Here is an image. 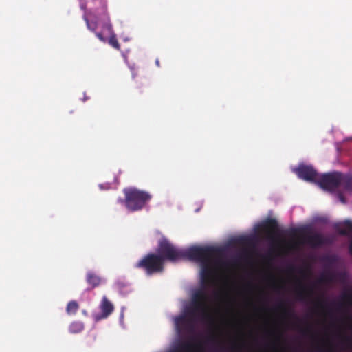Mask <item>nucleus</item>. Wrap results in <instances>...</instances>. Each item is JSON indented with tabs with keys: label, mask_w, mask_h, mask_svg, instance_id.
Returning a JSON list of instances; mask_svg holds the SVG:
<instances>
[{
	"label": "nucleus",
	"mask_w": 352,
	"mask_h": 352,
	"mask_svg": "<svg viewBox=\"0 0 352 352\" xmlns=\"http://www.w3.org/2000/svg\"><path fill=\"white\" fill-rule=\"evenodd\" d=\"M295 172L299 178L307 182L317 183L319 175L312 166L300 165Z\"/></svg>",
	"instance_id": "423d86ee"
},
{
	"label": "nucleus",
	"mask_w": 352,
	"mask_h": 352,
	"mask_svg": "<svg viewBox=\"0 0 352 352\" xmlns=\"http://www.w3.org/2000/svg\"><path fill=\"white\" fill-rule=\"evenodd\" d=\"M258 230L266 233L269 239H272L276 234L278 223L274 219H268L258 226Z\"/></svg>",
	"instance_id": "9d476101"
},
{
	"label": "nucleus",
	"mask_w": 352,
	"mask_h": 352,
	"mask_svg": "<svg viewBox=\"0 0 352 352\" xmlns=\"http://www.w3.org/2000/svg\"><path fill=\"white\" fill-rule=\"evenodd\" d=\"M345 340L349 343L350 344V345H351L352 346V338H349V337H346L345 338Z\"/></svg>",
	"instance_id": "b1692460"
},
{
	"label": "nucleus",
	"mask_w": 352,
	"mask_h": 352,
	"mask_svg": "<svg viewBox=\"0 0 352 352\" xmlns=\"http://www.w3.org/2000/svg\"><path fill=\"white\" fill-rule=\"evenodd\" d=\"M316 305L318 307H321V308H323L324 307V303H323V301L320 300H318L316 301Z\"/></svg>",
	"instance_id": "4be33fe9"
},
{
	"label": "nucleus",
	"mask_w": 352,
	"mask_h": 352,
	"mask_svg": "<svg viewBox=\"0 0 352 352\" xmlns=\"http://www.w3.org/2000/svg\"><path fill=\"white\" fill-rule=\"evenodd\" d=\"M195 336H192L188 341H185L170 352H201L202 346L200 343H195Z\"/></svg>",
	"instance_id": "0eeeda50"
},
{
	"label": "nucleus",
	"mask_w": 352,
	"mask_h": 352,
	"mask_svg": "<svg viewBox=\"0 0 352 352\" xmlns=\"http://www.w3.org/2000/svg\"><path fill=\"white\" fill-rule=\"evenodd\" d=\"M109 35V38L108 39L109 44L111 46H112L113 48L119 50L120 49V45L117 39L116 34L114 32H113L112 34H110Z\"/></svg>",
	"instance_id": "6ab92c4d"
},
{
	"label": "nucleus",
	"mask_w": 352,
	"mask_h": 352,
	"mask_svg": "<svg viewBox=\"0 0 352 352\" xmlns=\"http://www.w3.org/2000/svg\"><path fill=\"white\" fill-rule=\"evenodd\" d=\"M84 324L80 321H74L69 327V331L72 333H80L84 329Z\"/></svg>",
	"instance_id": "2eb2a0df"
},
{
	"label": "nucleus",
	"mask_w": 352,
	"mask_h": 352,
	"mask_svg": "<svg viewBox=\"0 0 352 352\" xmlns=\"http://www.w3.org/2000/svg\"><path fill=\"white\" fill-rule=\"evenodd\" d=\"M314 294L313 287H307L305 285L300 284L298 289L296 290V295L298 299L300 300H305L307 298L311 297Z\"/></svg>",
	"instance_id": "ddd939ff"
},
{
	"label": "nucleus",
	"mask_w": 352,
	"mask_h": 352,
	"mask_svg": "<svg viewBox=\"0 0 352 352\" xmlns=\"http://www.w3.org/2000/svg\"><path fill=\"white\" fill-rule=\"evenodd\" d=\"M123 192L124 199L120 198L118 201L124 204L131 212L141 210L151 199V195L148 192L135 188H124Z\"/></svg>",
	"instance_id": "f03ea898"
},
{
	"label": "nucleus",
	"mask_w": 352,
	"mask_h": 352,
	"mask_svg": "<svg viewBox=\"0 0 352 352\" xmlns=\"http://www.w3.org/2000/svg\"><path fill=\"white\" fill-rule=\"evenodd\" d=\"M317 351H318V352H333V349H332L331 348H329V349H327V350H324V349H323L322 348H321V347H318Z\"/></svg>",
	"instance_id": "412c9836"
},
{
	"label": "nucleus",
	"mask_w": 352,
	"mask_h": 352,
	"mask_svg": "<svg viewBox=\"0 0 352 352\" xmlns=\"http://www.w3.org/2000/svg\"><path fill=\"white\" fill-rule=\"evenodd\" d=\"M302 332L304 335H307L311 332V327H308L307 328L302 329Z\"/></svg>",
	"instance_id": "5701e85b"
},
{
	"label": "nucleus",
	"mask_w": 352,
	"mask_h": 352,
	"mask_svg": "<svg viewBox=\"0 0 352 352\" xmlns=\"http://www.w3.org/2000/svg\"><path fill=\"white\" fill-rule=\"evenodd\" d=\"M341 184L347 190H352V176H344L342 175Z\"/></svg>",
	"instance_id": "aec40b11"
},
{
	"label": "nucleus",
	"mask_w": 352,
	"mask_h": 352,
	"mask_svg": "<svg viewBox=\"0 0 352 352\" xmlns=\"http://www.w3.org/2000/svg\"><path fill=\"white\" fill-rule=\"evenodd\" d=\"M92 20L96 21L98 23V25H99V23H101L102 32H98L96 30L94 32H95L96 37L100 41H101L102 42H106L107 38H106V37L104 36V33L106 32L107 34H112L113 32H114L109 14H107L106 16L105 15L100 16L97 19L94 18Z\"/></svg>",
	"instance_id": "39448f33"
},
{
	"label": "nucleus",
	"mask_w": 352,
	"mask_h": 352,
	"mask_svg": "<svg viewBox=\"0 0 352 352\" xmlns=\"http://www.w3.org/2000/svg\"><path fill=\"white\" fill-rule=\"evenodd\" d=\"M333 279H334V274L331 272H328L322 274L318 279V281L320 283H330V282L333 281Z\"/></svg>",
	"instance_id": "a211bd4d"
},
{
	"label": "nucleus",
	"mask_w": 352,
	"mask_h": 352,
	"mask_svg": "<svg viewBox=\"0 0 352 352\" xmlns=\"http://www.w3.org/2000/svg\"><path fill=\"white\" fill-rule=\"evenodd\" d=\"M350 320H351V328L352 329V318H351Z\"/></svg>",
	"instance_id": "cd10ccee"
},
{
	"label": "nucleus",
	"mask_w": 352,
	"mask_h": 352,
	"mask_svg": "<svg viewBox=\"0 0 352 352\" xmlns=\"http://www.w3.org/2000/svg\"><path fill=\"white\" fill-rule=\"evenodd\" d=\"M91 3L89 14H93V19L108 14L107 0H92Z\"/></svg>",
	"instance_id": "6e6552de"
},
{
	"label": "nucleus",
	"mask_w": 352,
	"mask_h": 352,
	"mask_svg": "<svg viewBox=\"0 0 352 352\" xmlns=\"http://www.w3.org/2000/svg\"><path fill=\"white\" fill-rule=\"evenodd\" d=\"M157 252L146 255L135 264V267L142 269L147 275H152L163 272L165 261L175 262L178 260H189L199 262L201 265V281L203 287L192 294L186 314L175 318L177 332L179 334H194L198 316H200L202 321L213 324L214 318L209 312V297L205 287L213 280L215 265L219 263L217 257L221 250L213 246H192L188 249H179L164 238L159 241Z\"/></svg>",
	"instance_id": "f257e3e1"
},
{
	"label": "nucleus",
	"mask_w": 352,
	"mask_h": 352,
	"mask_svg": "<svg viewBox=\"0 0 352 352\" xmlns=\"http://www.w3.org/2000/svg\"><path fill=\"white\" fill-rule=\"evenodd\" d=\"M100 309L101 310V314L95 316L96 321L107 318L113 311L114 306L112 302L109 300L107 297L104 296L100 305Z\"/></svg>",
	"instance_id": "1a4fd4ad"
},
{
	"label": "nucleus",
	"mask_w": 352,
	"mask_h": 352,
	"mask_svg": "<svg viewBox=\"0 0 352 352\" xmlns=\"http://www.w3.org/2000/svg\"><path fill=\"white\" fill-rule=\"evenodd\" d=\"M156 64L157 65V66H160V63L158 60H156Z\"/></svg>",
	"instance_id": "bb28decb"
},
{
	"label": "nucleus",
	"mask_w": 352,
	"mask_h": 352,
	"mask_svg": "<svg viewBox=\"0 0 352 352\" xmlns=\"http://www.w3.org/2000/svg\"><path fill=\"white\" fill-rule=\"evenodd\" d=\"M287 234L291 237L298 238L300 245L318 248L325 243L324 237L321 234L314 232L309 226L291 229Z\"/></svg>",
	"instance_id": "7ed1b4c3"
},
{
	"label": "nucleus",
	"mask_w": 352,
	"mask_h": 352,
	"mask_svg": "<svg viewBox=\"0 0 352 352\" xmlns=\"http://www.w3.org/2000/svg\"><path fill=\"white\" fill-rule=\"evenodd\" d=\"M78 309V303L75 300H72L68 302L66 311L68 314H76Z\"/></svg>",
	"instance_id": "dca6fc26"
},
{
	"label": "nucleus",
	"mask_w": 352,
	"mask_h": 352,
	"mask_svg": "<svg viewBox=\"0 0 352 352\" xmlns=\"http://www.w3.org/2000/svg\"><path fill=\"white\" fill-rule=\"evenodd\" d=\"M102 278L93 272H88L86 274V281L91 285V289L98 287L102 283Z\"/></svg>",
	"instance_id": "4468645a"
},
{
	"label": "nucleus",
	"mask_w": 352,
	"mask_h": 352,
	"mask_svg": "<svg viewBox=\"0 0 352 352\" xmlns=\"http://www.w3.org/2000/svg\"><path fill=\"white\" fill-rule=\"evenodd\" d=\"M277 309L281 310L283 315L285 316H294L293 311L286 306L285 301L280 302L277 306Z\"/></svg>",
	"instance_id": "f3484780"
},
{
	"label": "nucleus",
	"mask_w": 352,
	"mask_h": 352,
	"mask_svg": "<svg viewBox=\"0 0 352 352\" xmlns=\"http://www.w3.org/2000/svg\"><path fill=\"white\" fill-rule=\"evenodd\" d=\"M342 180V174L339 172L324 173L319 175L317 183L322 189L333 191L339 187Z\"/></svg>",
	"instance_id": "20e7f679"
},
{
	"label": "nucleus",
	"mask_w": 352,
	"mask_h": 352,
	"mask_svg": "<svg viewBox=\"0 0 352 352\" xmlns=\"http://www.w3.org/2000/svg\"><path fill=\"white\" fill-rule=\"evenodd\" d=\"M349 250L350 254L352 255V239L349 245Z\"/></svg>",
	"instance_id": "393cba45"
},
{
	"label": "nucleus",
	"mask_w": 352,
	"mask_h": 352,
	"mask_svg": "<svg viewBox=\"0 0 352 352\" xmlns=\"http://www.w3.org/2000/svg\"><path fill=\"white\" fill-rule=\"evenodd\" d=\"M135 76H136V74L133 72H132V77H133V78H134L135 77Z\"/></svg>",
	"instance_id": "a878e982"
},
{
	"label": "nucleus",
	"mask_w": 352,
	"mask_h": 352,
	"mask_svg": "<svg viewBox=\"0 0 352 352\" xmlns=\"http://www.w3.org/2000/svg\"><path fill=\"white\" fill-rule=\"evenodd\" d=\"M334 228L340 235L349 236L352 234V221L349 220L337 223Z\"/></svg>",
	"instance_id": "f8f14e48"
},
{
	"label": "nucleus",
	"mask_w": 352,
	"mask_h": 352,
	"mask_svg": "<svg viewBox=\"0 0 352 352\" xmlns=\"http://www.w3.org/2000/svg\"><path fill=\"white\" fill-rule=\"evenodd\" d=\"M80 9L84 11L82 19L85 21L87 28L91 32H95L98 28V23L96 21H93V14H89V10L87 9L85 3H80Z\"/></svg>",
	"instance_id": "9b49d317"
}]
</instances>
